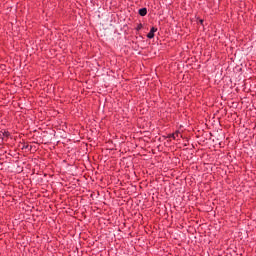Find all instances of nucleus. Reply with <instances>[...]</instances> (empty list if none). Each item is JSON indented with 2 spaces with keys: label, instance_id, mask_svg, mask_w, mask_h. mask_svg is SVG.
<instances>
[{
  "label": "nucleus",
  "instance_id": "nucleus-1",
  "mask_svg": "<svg viewBox=\"0 0 256 256\" xmlns=\"http://www.w3.org/2000/svg\"><path fill=\"white\" fill-rule=\"evenodd\" d=\"M155 33H157V28L152 27L150 29V32L147 34V38L148 39H153V37H155Z\"/></svg>",
  "mask_w": 256,
  "mask_h": 256
},
{
  "label": "nucleus",
  "instance_id": "nucleus-2",
  "mask_svg": "<svg viewBox=\"0 0 256 256\" xmlns=\"http://www.w3.org/2000/svg\"><path fill=\"white\" fill-rule=\"evenodd\" d=\"M138 13L141 17H145V15H147V8L139 9Z\"/></svg>",
  "mask_w": 256,
  "mask_h": 256
},
{
  "label": "nucleus",
  "instance_id": "nucleus-3",
  "mask_svg": "<svg viewBox=\"0 0 256 256\" xmlns=\"http://www.w3.org/2000/svg\"><path fill=\"white\" fill-rule=\"evenodd\" d=\"M143 29V24H138L136 27V31H141Z\"/></svg>",
  "mask_w": 256,
  "mask_h": 256
},
{
  "label": "nucleus",
  "instance_id": "nucleus-4",
  "mask_svg": "<svg viewBox=\"0 0 256 256\" xmlns=\"http://www.w3.org/2000/svg\"><path fill=\"white\" fill-rule=\"evenodd\" d=\"M168 138H169V139H176V136H175V134L173 133V134H170V135L168 136Z\"/></svg>",
  "mask_w": 256,
  "mask_h": 256
},
{
  "label": "nucleus",
  "instance_id": "nucleus-5",
  "mask_svg": "<svg viewBox=\"0 0 256 256\" xmlns=\"http://www.w3.org/2000/svg\"><path fill=\"white\" fill-rule=\"evenodd\" d=\"M175 137H179V132L174 133Z\"/></svg>",
  "mask_w": 256,
  "mask_h": 256
},
{
  "label": "nucleus",
  "instance_id": "nucleus-6",
  "mask_svg": "<svg viewBox=\"0 0 256 256\" xmlns=\"http://www.w3.org/2000/svg\"><path fill=\"white\" fill-rule=\"evenodd\" d=\"M23 149H29V145L23 146Z\"/></svg>",
  "mask_w": 256,
  "mask_h": 256
},
{
  "label": "nucleus",
  "instance_id": "nucleus-7",
  "mask_svg": "<svg viewBox=\"0 0 256 256\" xmlns=\"http://www.w3.org/2000/svg\"><path fill=\"white\" fill-rule=\"evenodd\" d=\"M200 24L203 25V20H200Z\"/></svg>",
  "mask_w": 256,
  "mask_h": 256
}]
</instances>
